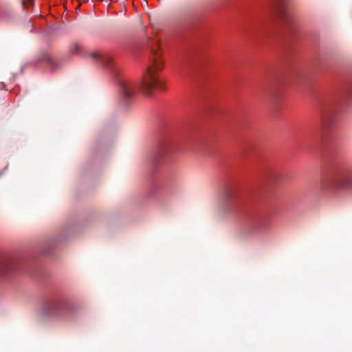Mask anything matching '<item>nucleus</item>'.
Masks as SVG:
<instances>
[{
  "instance_id": "1",
  "label": "nucleus",
  "mask_w": 352,
  "mask_h": 352,
  "mask_svg": "<svg viewBox=\"0 0 352 352\" xmlns=\"http://www.w3.org/2000/svg\"><path fill=\"white\" fill-rule=\"evenodd\" d=\"M163 68V61L161 60V54L158 51L153 50V63L148 67V74L144 76L142 82V92L146 96L152 95V90L157 87L160 90L164 91V83L155 76V72Z\"/></svg>"
},
{
  "instance_id": "2",
  "label": "nucleus",
  "mask_w": 352,
  "mask_h": 352,
  "mask_svg": "<svg viewBox=\"0 0 352 352\" xmlns=\"http://www.w3.org/2000/svg\"><path fill=\"white\" fill-rule=\"evenodd\" d=\"M158 152L172 153L177 151L178 144L173 135L167 133L160 137L157 143Z\"/></svg>"
},
{
  "instance_id": "3",
  "label": "nucleus",
  "mask_w": 352,
  "mask_h": 352,
  "mask_svg": "<svg viewBox=\"0 0 352 352\" xmlns=\"http://www.w3.org/2000/svg\"><path fill=\"white\" fill-rule=\"evenodd\" d=\"M136 93V85L131 80H122L120 83V95L122 100L126 104Z\"/></svg>"
},
{
  "instance_id": "4",
  "label": "nucleus",
  "mask_w": 352,
  "mask_h": 352,
  "mask_svg": "<svg viewBox=\"0 0 352 352\" xmlns=\"http://www.w3.org/2000/svg\"><path fill=\"white\" fill-rule=\"evenodd\" d=\"M62 307V302L58 300H50L45 302L41 310V313L45 316H56Z\"/></svg>"
},
{
  "instance_id": "5",
  "label": "nucleus",
  "mask_w": 352,
  "mask_h": 352,
  "mask_svg": "<svg viewBox=\"0 0 352 352\" xmlns=\"http://www.w3.org/2000/svg\"><path fill=\"white\" fill-rule=\"evenodd\" d=\"M14 271V262L10 258L0 260V278L7 279Z\"/></svg>"
},
{
  "instance_id": "6",
  "label": "nucleus",
  "mask_w": 352,
  "mask_h": 352,
  "mask_svg": "<svg viewBox=\"0 0 352 352\" xmlns=\"http://www.w3.org/2000/svg\"><path fill=\"white\" fill-rule=\"evenodd\" d=\"M319 111L321 119L324 123L330 122L336 114V108L329 103L322 104Z\"/></svg>"
},
{
  "instance_id": "7",
  "label": "nucleus",
  "mask_w": 352,
  "mask_h": 352,
  "mask_svg": "<svg viewBox=\"0 0 352 352\" xmlns=\"http://www.w3.org/2000/svg\"><path fill=\"white\" fill-rule=\"evenodd\" d=\"M335 186L342 188L352 190V173L342 175L335 179Z\"/></svg>"
},
{
  "instance_id": "8",
  "label": "nucleus",
  "mask_w": 352,
  "mask_h": 352,
  "mask_svg": "<svg viewBox=\"0 0 352 352\" xmlns=\"http://www.w3.org/2000/svg\"><path fill=\"white\" fill-rule=\"evenodd\" d=\"M91 56L93 58L96 59L105 67H109L112 62V58L108 54L99 55L97 53H93Z\"/></svg>"
},
{
  "instance_id": "9",
  "label": "nucleus",
  "mask_w": 352,
  "mask_h": 352,
  "mask_svg": "<svg viewBox=\"0 0 352 352\" xmlns=\"http://www.w3.org/2000/svg\"><path fill=\"white\" fill-rule=\"evenodd\" d=\"M274 14L279 18L283 17L285 14V8L283 6V0L277 6V8L274 10Z\"/></svg>"
},
{
  "instance_id": "10",
  "label": "nucleus",
  "mask_w": 352,
  "mask_h": 352,
  "mask_svg": "<svg viewBox=\"0 0 352 352\" xmlns=\"http://www.w3.org/2000/svg\"><path fill=\"white\" fill-rule=\"evenodd\" d=\"M232 192L227 190L224 193V199L226 202H229L231 199Z\"/></svg>"
},
{
  "instance_id": "11",
  "label": "nucleus",
  "mask_w": 352,
  "mask_h": 352,
  "mask_svg": "<svg viewBox=\"0 0 352 352\" xmlns=\"http://www.w3.org/2000/svg\"><path fill=\"white\" fill-rule=\"evenodd\" d=\"M35 0H28V3L29 5H33L34 3Z\"/></svg>"
}]
</instances>
